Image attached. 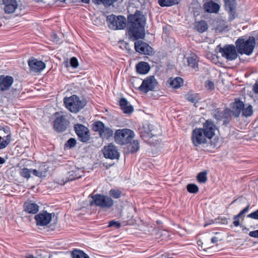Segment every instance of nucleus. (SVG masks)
I'll return each instance as SVG.
<instances>
[{
  "label": "nucleus",
  "instance_id": "nucleus-7",
  "mask_svg": "<svg viewBox=\"0 0 258 258\" xmlns=\"http://www.w3.org/2000/svg\"><path fill=\"white\" fill-rule=\"evenodd\" d=\"M236 48L233 44H227L223 47H220L219 52L223 57L228 61H232L236 59L238 56Z\"/></svg>",
  "mask_w": 258,
  "mask_h": 258
},
{
  "label": "nucleus",
  "instance_id": "nucleus-8",
  "mask_svg": "<svg viewBox=\"0 0 258 258\" xmlns=\"http://www.w3.org/2000/svg\"><path fill=\"white\" fill-rule=\"evenodd\" d=\"M206 135L202 130V128H196L192 131L191 140L194 145L198 147L201 144L208 143L210 140L209 138L205 136Z\"/></svg>",
  "mask_w": 258,
  "mask_h": 258
},
{
  "label": "nucleus",
  "instance_id": "nucleus-17",
  "mask_svg": "<svg viewBox=\"0 0 258 258\" xmlns=\"http://www.w3.org/2000/svg\"><path fill=\"white\" fill-rule=\"evenodd\" d=\"M13 82L14 79L12 76L0 75V91L9 90Z\"/></svg>",
  "mask_w": 258,
  "mask_h": 258
},
{
  "label": "nucleus",
  "instance_id": "nucleus-57",
  "mask_svg": "<svg viewBox=\"0 0 258 258\" xmlns=\"http://www.w3.org/2000/svg\"><path fill=\"white\" fill-rule=\"evenodd\" d=\"M6 160L2 157H0V164H4Z\"/></svg>",
  "mask_w": 258,
  "mask_h": 258
},
{
  "label": "nucleus",
  "instance_id": "nucleus-29",
  "mask_svg": "<svg viewBox=\"0 0 258 258\" xmlns=\"http://www.w3.org/2000/svg\"><path fill=\"white\" fill-rule=\"evenodd\" d=\"M113 135V131L109 127L104 126L100 136L103 139H108L112 137Z\"/></svg>",
  "mask_w": 258,
  "mask_h": 258
},
{
  "label": "nucleus",
  "instance_id": "nucleus-11",
  "mask_svg": "<svg viewBox=\"0 0 258 258\" xmlns=\"http://www.w3.org/2000/svg\"><path fill=\"white\" fill-rule=\"evenodd\" d=\"M52 215L54 216V213H49L46 211L39 213L35 216L36 224L41 226L47 225L50 223Z\"/></svg>",
  "mask_w": 258,
  "mask_h": 258
},
{
  "label": "nucleus",
  "instance_id": "nucleus-47",
  "mask_svg": "<svg viewBox=\"0 0 258 258\" xmlns=\"http://www.w3.org/2000/svg\"><path fill=\"white\" fill-rule=\"evenodd\" d=\"M108 226L109 227H115L116 228H119L120 227L121 224L118 221L112 220L109 223Z\"/></svg>",
  "mask_w": 258,
  "mask_h": 258
},
{
  "label": "nucleus",
  "instance_id": "nucleus-31",
  "mask_svg": "<svg viewBox=\"0 0 258 258\" xmlns=\"http://www.w3.org/2000/svg\"><path fill=\"white\" fill-rule=\"evenodd\" d=\"M253 110L252 105L250 104H249L247 106H245L244 105V107L242 108L241 115L245 117H248L251 116L253 114Z\"/></svg>",
  "mask_w": 258,
  "mask_h": 258
},
{
  "label": "nucleus",
  "instance_id": "nucleus-50",
  "mask_svg": "<svg viewBox=\"0 0 258 258\" xmlns=\"http://www.w3.org/2000/svg\"><path fill=\"white\" fill-rule=\"evenodd\" d=\"M117 0H104L103 2V5L105 6H111L112 4H113L115 2H116Z\"/></svg>",
  "mask_w": 258,
  "mask_h": 258
},
{
  "label": "nucleus",
  "instance_id": "nucleus-22",
  "mask_svg": "<svg viewBox=\"0 0 258 258\" xmlns=\"http://www.w3.org/2000/svg\"><path fill=\"white\" fill-rule=\"evenodd\" d=\"M137 72L140 74H146L150 71L149 64L144 61H141L136 67Z\"/></svg>",
  "mask_w": 258,
  "mask_h": 258
},
{
  "label": "nucleus",
  "instance_id": "nucleus-20",
  "mask_svg": "<svg viewBox=\"0 0 258 258\" xmlns=\"http://www.w3.org/2000/svg\"><path fill=\"white\" fill-rule=\"evenodd\" d=\"M220 5L212 1L206 2L203 5V8L206 12L217 13L220 9Z\"/></svg>",
  "mask_w": 258,
  "mask_h": 258
},
{
  "label": "nucleus",
  "instance_id": "nucleus-40",
  "mask_svg": "<svg viewBox=\"0 0 258 258\" xmlns=\"http://www.w3.org/2000/svg\"><path fill=\"white\" fill-rule=\"evenodd\" d=\"M214 116L217 120H221L223 118L226 117V113L217 109L215 110Z\"/></svg>",
  "mask_w": 258,
  "mask_h": 258
},
{
  "label": "nucleus",
  "instance_id": "nucleus-61",
  "mask_svg": "<svg viewBox=\"0 0 258 258\" xmlns=\"http://www.w3.org/2000/svg\"><path fill=\"white\" fill-rule=\"evenodd\" d=\"M26 258H35L33 255H29L26 257Z\"/></svg>",
  "mask_w": 258,
  "mask_h": 258
},
{
  "label": "nucleus",
  "instance_id": "nucleus-36",
  "mask_svg": "<svg viewBox=\"0 0 258 258\" xmlns=\"http://www.w3.org/2000/svg\"><path fill=\"white\" fill-rule=\"evenodd\" d=\"M31 169L24 168L21 169L20 171V175L27 179H29L31 176Z\"/></svg>",
  "mask_w": 258,
  "mask_h": 258
},
{
  "label": "nucleus",
  "instance_id": "nucleus-4",
  "mask_svg": "<svg viewBox=\"0 0 258 258\" xmlns=\"http://www.w3.org/2000/svg\"><path fill=\"white\" fill-rule=\"evenodd\" d=\"M63 103L66 107L73 113L79 112L85 105L84 102L76 95L64 98Z\"/></svg>",
  "mask_w": 258,
  "mask_h": 258
},
{
  "label": "nucleus",
  "instance_id": "nucleus-52",
  "mask_svg": "<svg viewBox=\"0 0 258 258\" xmlns=\"http://www.w3.org/2000/svg\"><path fill=\"white\" fill-rule=\"evenodd\" d=\"M253 90L255 94H258V82L254 85Z\"/></svg>",
  "mask_w": 258,
  "mask_h": 258
},
{
  "label": "nucleus",
  "instance_id": "nucleus-30",
  "mask_svg": "<svg viewBox=\"0 0 258 258\" xmlns=\"http://www.w3.org/2000/svg\"><path fill=\"white\" fill-rule=\"evenodd\" d=\"M195 29L200 33H203L208 29V25L204 21H201L195 23Z\"/></svg>",
  "mask_w": 258,
  "mask_h": 258
},
{
  "label": "nucleus",
  "instance_id": "nucleus-39",
  "mask_svg": "<svg viewBox=\"0 0 258 258\" xmlns=\"http://www.w3.org/2000/svg\"><path fill=\"white\" fill-rule=\"evenodd\" d=\"M187 191L192 194H196L199 191L198 186L195 184L190 183L188 184L186 186Z\"/></svg>",
  "mask_w": 258,
  "mask_h": 258
},
{
  "label": "nucleus",
  "instance_id": "nucleus-34",
  "mask_svg": "<svg viewBox=\"0 0 258 258\" xmlns=\"http://www.w3.org/2000/svg\"><path fill=\"white\" fill-rule=\"evenodd\" d=\"M104 126V124L100 121H96L93 124V130L95 132H98L99 134L101 133Z\"/></svg>",
  "mask_w": 258,
  "mask_h": 258
},
{
  "label": "nucleus",
  "instance_id": "nucleus-60",
  "mask_svg": "<svg viewBox=\"0 0 258 258\" xmlns=\"http://www.w3.org/2000/svg\"><path fill=\"white\" fill-rule=\"evenodd\" d=\"M81 1L84 3L88 4L89 3L90 0H81Z\"/></svg>",
  "mask_w": 258,
  "mask_h": 258
},
{
  "label": "nucleus",
  "instance_id": "nucleus-12",
  "mask_svg": "<svg viewBox=\"0 0 258 258\" xmlns=\"http://www.w3.org/2000/svg\"><path fill=\"white\" fill-rule=\"evenodd\" d=\"M74 129L80 141L87 142L89 140V131L87 127L82 124L75 125Z\"/></svg>",
  "mask_w": 258,
  "mask_h": 258
},
{
  "label": "nucleus",
  "instance_id": "nucleus-32",
  "mask_svg": "<svg viewBox=\"0 0 258 258\" xmlns=\"http://www.w3.org/2000/svg\"><path fill=\"white\" fill-rule=\"evenodd\" d=\"M128 144V149L131 153H134L139 150V143L137 140H134L132 142L130 141Z\"/></svg>",
  "mask_w": 258,
  "mask_h": 258
},
{
  "label": "nucleus",
  "instance_id": "nucleus-63",
  "mask_svg": "<svg viewBox=\"0 0 258 258\" xmlns=\"http://www.w3.org/2000/svg\"><path fill=\"white\" fill-rule=\"evenodd\" d=\"M57 114H58V115H59V113H58V112H56V113H55V116H56V115H57Z\"/></svg>",
  "mask_w": 258,
  "mask_h": 258
},
{
  "label": "nucleus",
  "instance_id": "nucleus-28",
  "mask_svg": "<svg viewBox=\"0 0 258 258\" xmlns=\"http://www.w3.org/2000/svg\"><path fill=\"white\" fill-rule=\"evenodd\" d=\"M78 171L73 170L67 173V176L66 177V180L64 182V183L81 178V175L79 174Z\"/></svg>",
  "mask_w": 258,
  "mask_h": 258
},
{
  "label": "nucleus",
  "instance_id": "nucleus-1",
  "mask_svg": "<svg viewBox=\"0 0 258 258\" xmlns=\"http://www.w3.org/2000/svg\"><path fill=\"white\" fill-rule=\"evenodd\" d=\"M128 26L127 34L128 39L132 41L137 40L145 37V26L146 21L141 13L137 11L135 14L127 17Z\"/></svg>",
  "mask_w": 258,
  "mask_h": 258
},
{
  "label": "nucleus",
  "instance_id": "nucleus-64",
  "mask_svg": "<svg viewBox=\"0 0 258 258\" xmlns=\"http://www.w3.org/2000/svg\"><path fill=\"white\" fill-rule=\"evenodd\" d=\"M208 225V224H205L204 227H206Z\"/></svg>",
  "mask_w": 258,
  "mask_h": 258
},
{
  "label": "nucleus",
  "instance_id": "nucleus-49",
  "mask_svg": "<svg viewBox=\"0 0 258 258\" xmlns=\"http://www.w3.org/2000/svg\"><path fill=\"white\" fill-rule=\"evenodd\" d=\"M247 217L258 220V209L254 212H252L247 215Z\"/></svg>",
  "mask_w": 258,
  "mask_h": 258
},
{
  "label": "nucleus",
  "instance_id": "nucleus-23",
  "mask_svg": "<svg viewBox=\"0 0 258 258\" xmlns=\"http://www.w3.org/2000/svg\"><path fill=\"white\" fill-rule=\"evenodd\" d=\"M244 107V103L240 100L235 101L233 106V115L235 117L239 116L242 111V108Z\"/></svg>",
  "mask_w": 258,
  "mask_h": 258
},
{
  "label": "nucleus",
  "instance_id": "nucleus-58",
  "mask_svg": "<svg viewBox=\"0 0 258 258\" xmlns=\"http://www.w3.org/2000/svg\"><path fill=\"white\" fill-rule=\"evenodd\" d=\"M4 132L6 133H8L9 132L10 130H9V128L7 127V128H4Z\"/></svg>",
  "mask_w": 258,
  "mask_h": 258
},
{
  "label": "nucleus",
  "instance_id": "nucleus-16",
  "mask_svg": "<svg viewBox=\"0 0 258 258\" xmlns=\"http://www.w3.org/2000/svg\"><path fill=\"white\" fill-rule=\"evenodd\" d=\"M216 127L214 122L212 120H208L203 124V127L202 130L206 135L205 136L209 138L210 140L215 134Z\"/></svg>",
  "mask_w": 258,
  "mask_h": 258
},
{
  "label": "nucleus",
  "instance_id": "nucleus-10",
  "mask_svg": "<svg viewBox=\"0 0 258 258\" xmlns=\"http://www.w3.org/2000/svg\"><path fill=\"white\" fill-rule=\"evenodd\" d=\"M102 152L104 157L106 159L111 160L118 159L120 156L116 146L112 143L105 146L102 150Z\"/></svg>",
  "mask_w": 258,
  "mask_h": 258
},
{
  "label": "nucleus",
  "instance_id": "nucleus-24",
  "mask_svg": "<svg viewBox=\"0 0 258 258\" xmlns=\"http://www.w3.org/2000/svg\"><path fill=\"white\" fill-rule=\"evenodd\" d=\"M25 212L30 214H36L39 210V206L35 203H26L24 205Z\"/></svg>",
  "mask_w": 258,
  "mask_h": 258
},
{
  "label": "nucleus",
  "instance_id": "nucleus-54",
  "mask_svg": "<svg viewBox=\"0 0 258 258\" xmlns=\"http://www.w3.org/2000/svg\"><path fill=\"white\" fill-rule=\"evenodd\" d=\"M39 171H45V174H46V172L47 171V168H45V166L43 165V166H40L39 169ZM46 175H45L46 176Z\"/></svg>",
  "mask_w": 258,
  "mask_h": 258
},
{
  "label": "nucleus",
  "instance_id": "nucleus-44",
  "mask_svg": "<svg viewBox=\"0 0 258 258\" xmlns=\"http://www.w3.org/2000/svg\"><path fill=\"white\" fill-rule=\"evenodd\" d=\"M76 144V141L74 138H70L67 141L66 146L69 148H72L75 146Z\"/></svg>",
  "mask_w": 258,
  "mask_h": 258
},
{
  "label": "nucleus",
  "instance_id": "nucleus-3",
  "mask_svg": "<svg viewBox=\"0 0 258 258\" xmlns=\"http://www.w3.org/2000/svg\"><path fill=\"white\" fill-rule=\"evenodd\" d=\"M135 136L133 131L128 128L118 129L114 134V141L120 145L127 144L134 138Z\"/></svg>",
  "mask_w": 258,
  "mask_h": 258
},
{
  "label": "nucleus",
  "instance_id": "nucleus-25",
  "mask_svg": "<svg viewBox=\"0 0 258 258\" xmlns=\"http://www.w3.org/2000/svg\"><path fill=\"white\" fill-rule=\"evenodd\" d=\"M183 83V79L179 77H176L174 79H170L169 81V85L171 87L174 89L180 88Z\"/></svg>",
  "mask_w": 258,
  "mask_h": 258
},
{
  "label": "nucleus",
  "instance_id": "nucleus-56",
  "mask_svg": "<svg viewBox=\"0 0 258 258\" xmlns=\"http://www.w3.org/2000/svg\"><path fill=\"white\" fill-rule=\"evenodd\" d=\"M233 225H234L235 227H237V226H239V225H240V223H239V220L234 221V222H233Z\"/></svg>",
  "mask_w": 258,
  "mask_h": 258
},
{
  "label": "nucleus",
  "instance_id": "nucleus-33",
  "mask_svg": "<svg viewBox=\"0 0 258 258\" xmlns=\"http://www.w3.org/2000/svg\"><path fill=\"white\" fill-rule=\"evenodd\" d=\"M73 258H90L89 256L83 251L78 249L73 250L72 252Z\"/></svg>",
  "mask_w": 258,
  "mask_h": 258
},
{
  "label": "nucleus",
  "instance_id": "nucleus-13",
  "mask_svg": "<svg viewBox=\"0 0 258 258\" xmlns=\"http://www.w3.org/2000/svg\"><path fill=\"white\" fill-rule=\"evenodd\" d=\"M69 124V122L64 115H58L54 120L53 128L57 132H62L66 130Z\"/></svg>",
  "mask_w": 258,
  "mask_h": 258
},
{
  "label": "nucleus",
  "instance_id": "nucleus-5",
  "mask_svg": "<svg viewBox=\"0 0 258 258\" xmlns=\"http://www.w3.org/2000/svg\"><path fill=\"white\" fill-rule=\"evenodd\" d=\"M92 200L90 202L91 205H95L102 209H109L113 205V200L106 196L96 194L92 197Z\"/></svg>",
  "mask_w": 258,
  "mask_h": 258
},
{
  "label": "nucleus",
  "instance_id": "nucleus-35",
  "mask_svg": "<svg viewBox=\"0 0 258 258\" xmlns=\"http://www.w3.org/2000/svg\"><path fill=\"white\" fill-rule=\"evenodd\" d=\"M11 135L9 134L5 139H3V141L0 143V149L5 148L10 143Z\"/></svg>",
  "mask_w": 258,
  "mask_h": 258
},
{
  "label": "nucleus",
  "instance_id": "nucleus-18",
  "mask_svg": "<svg viewBox=\"0 0 258 258\" xmlns=\"http://www.w3.org/2000/svg\"><path fill=\"white\" fill-rule=\"evenodd\" d=\"M4 11L7 14L13 13L18 7L16 0H3Z\"/></svg>",
  "mask_w": 258,
  "mask_h": 258
},
{
  "label": "nucleus",
  "instance_id": "nucleus-37",
  "mask_svg": "<svg viewBox=\"0 0 258 258\" xmlns=\"http://www.w3.org/2000/svg\"><path fill=\"white\" fill-rule=\"evenodd\" d=\"M122 195V192L117 189L112 188L109 191V195L114 199H119Z\"/></svg>",
  "mask_w": 258,
  "mask_h": 258
},
{
  "label": "nucleus",
  "instance_id": "nucleus-62",
  "mask_svg": "<svg viewBox=\"0 0 258 258\" xmlns=\"http://www.w3.org/2000/svg\"><path fill=\"white\" fill-rule=\"evenodd\" d=\"M65 66L66 67H68L69 66H68V62L67 61V62H65Z\"/></svg>",
  "mask_w": 258,
  "mask_h": 258
},
{
  "label": "nucleus",
  "instance_id": "nucleus-42",
  "mask_svg": "<svg viewBox=\"0 0 258 258\" xmlns=\"http://www.w3.org/2000/svg\"><path fill=\"white\" fill-rule=\"evenodd\" d=\"M31 173L38 177H45V171L31 169Z\"/></svg>",
  "mask_w": 258,
  "mask_h": 258
},
{
  "label": "nucleus",
  "instance_id": "nucleus-2",
  "mask_svg": "<svg viewBox=\"0 0 258 258\" xmlns=\"http://www.w3.org/2000/svg\"><path fill=\"white\" fill-rule=\"evenodd\" d=\"M255 39L253 36H243L238 38L235 45L237 52L240 54L251 55L255 46Z\"/></svg>",
  "mask_w": 258,
  "mask_h": 258
},
{
  "label": "nucleus",
  "instance_id": "nucleus-27",
  "mask_svg": "<svg viewBox=\"0 0 258 258\" xmlns=\"http://www.w3.org/2000/svg\"><path fill=\"white\" fill-rule=\"evenodd\" d=\"M198 61L197 57L196 55L188 57L187 58L188 66L195 70V71L198 70Z\"/></svg>",
  "mask_w": 258,
  "mask_h": 258
},
{
  "label": "nucleus",
  "instance_id": "nucleus-21",
  "mask_svg": "<svg viewBox=\"0 0 258 258\" xmlns=\"http://www.w3.org/2000/svg\"><path fill=\"white\" fill-rule=\"evenodd\" d=\"M119 105L124 113L130 114L134 111L133 106L130 104L127 100L124 98H122L120 99Z\"/></svg>",
  "mask_w": 258,
  "mask_h": 258
},
{
  "label": "nucleus",
  "instance_id": "nucleus-38",
  "mask_svg": "<svg viewBox=\"0 0 258 258\" xmlns=\"http://www.w3.org/2000/svg\"><path fill=\"white\" fill-rule=\"evenodd\" d=\"M197 180L200 183H205L207 180V172L206 171L200 172L197 175Z\"/></svg>",
  "mask_w": 258,
  "mask_h": 258
},
{
  "label": "nucleus",
  "instance_id": "nucleus-9",
  "mask_svg": "<svg viewBox=\"0 0 258 258\" xmlns=\"http://www.w3.org/2000/svg\"><path fill=\"white\" fill-rule=\"evenodd\" d=\"M157 82L153 76L147 77L142 81V84L138 87V90L147 93L150 91H153L155 88Z\"/></svg>",
  "mask_w": 258,
  "mask_h": 258
},
{
  "label": "nucleus",
  "instance_id": "nucleus-59",
  "mask_svg": "<svg viewBox=\"0 0 258 258\" xmlns=\"http://www.w3.org/2000/svg\"><path fill=\"white\" fill-rule=\"evenodd\" d=\"M234 221L239 220V218L237 217L236 215L234 216L233 217Z\"/></svg>",
  "mask_w": 258,
  "mask_h": 258
},
{
  "label": "nucleus",
  "instance_id": "nucleus-53",
  "mask_svg": "<svg viewBox=\"0 0 258 258\" xmlns=\"http://www.w3.org/2000/svg\"><path fill=\"white\" fill-rule=\"evenodd\" d=\"M92 2L96 5L103 4L104 0H92Z\"/></svg>",
  "mask_w": 258,
  "mask_h": 258
},
{
  "label": "nucleus",
  "instance_id": "nucleus-51",
  "mask_svg": "<svg viewBox=\"0 0 258 258\" xmlns=\"http://www.w3.org/2000/svg\"><path fill=\"white\" fill-rule=\"evenodd\" d=\"M249 235L252 237L258 238V230L250 231L249 233Z\"/></svg>",
  "mask_w": 258,
  "mask_h": 258
},
{
  "label": "nucleus",
  "instance_id": "nucleus-19",
  "mask_svg": "<svg viewBox=\"0 0 258 258\" xmlns=\"http://www.w3.org/2000/svg\"><path fill=\"white\" fill-rule=\"evenodd\" d=\"M226 10L229 14V20H233L235 18L236 1L235 0H224Z\"/></svg>",
  "mask_w": 258,
  "mask_h": 258
},
{
  "label": "nucleus",
  "instance_id": "nucleus-6",
  "mask_svg": "<svg viewBox=\"0 0 258 258\" xmlns=\"http://www.w3.org/2000/svg\"><path fill=\"white\" fill-rule=\"evenodd\" d=\"M107 21L109 28L113 30L123 29L126 25V18L123 16L109 15L107 17Z\"/></svg>",
  "mask_w": 258,
  "mask_h": 258
},
{
  "label": "nucleus",
  "instance_id": "nucleus-26",
  "mask_svg": "<svg viewBox=\"0 0 258 258\" xmlns=\"http://www.w3.org/2000/svg\"><path fill=\"white\" fill-rule=\"evenodd\" d=\"M180 0H158V3L161 7H171L178 4Z\"/></svg>",
  "mask_w": 258,
  "mask_h": 258
},
{
  "label": "nucleus",
  "instance_id": "nucleus-48",
  "mask_svg": "<svg viewBox=\"0 0 258 258\" xmlns=\"http://www.w3.org/2000/svg\"><path fill=\"white\" fill-rule=\"evenodd\" d=\"M249 208V205H248L245 208H244L241 211H240L238 214H237L236 215L237 217H238L239 218H240L243 215L246 213L248 211Z\"/></svg>",
  "mask_w": 258,
  "mask_h": 258
},
{
  "label": "nucleus",
  "instance_id": "nucleus-45",
  "mask_svg": "<svg viewBox=\"0 0 258 258\" xmlns=\"http://www.w3.org/2000/svg\"><path fill=\"white\" fill-rule=\"evenodd\" d=\"M205 87L208 90H212L214 89V83L211 81H207L205 83Z\"/></svg>",
  "mask_w": 258,
  "mask_h": 258
},
{
  "label": "nucleus",
  "instance_id": "nucleus-14",
  "mask_svg": "<svg viewBox=\"0 0 258 258\" xmlns=\"http://www.w3.org/2000/svg\"><path fill=\"white\" fill-rule=\"evenodd\" d=\"M28 64L30 71L34 73H40L46 67L45 63L43 61L34 57H31L28 60Z\"/></svg>",
  "mask_w": 258,
  "mask_h": 258
},
{
  "label": "nucleus",
  "instance_id": "nucleus-41",
  "mask_svg": "<svg viewBox=\"0 0 258 258\" xmlns=\"http://www.w3.org/2000/svg\"><path fill=\"white\" fill-rule=\"evenodd\" d=\"M186 99L188 101L194 103H197L199 99L197 94H187L186 96Z\"/></svg>",
  "mask_w": 258,
  "mask_h": 258
},
{
  "label": "nucleus",
  "instance_id": "nucleus-43",
  "mask_svg": "<svg viewBox=\"0 0 258 258\" xmlns=\"http://www.w3.org/2000/svg\"><path fill=\"white\" fill-rule=\"evenodd\" d=\"M70 63L71 66L74 69L77 68L79 66V62L77 58L75 57H73L71 58Z\"/></svg>",
  "mask_w": 258,
  "mask_h": 258
},
{
  "label": "nucleus",
  "instance_id": "nucleus-55",
  "mask_svg": "<svg viewBox=\"0 0 258 258\" xmlns=\"http://www.w3.org/2000/svg\"><path fill=\"white\" fill-rule=\"evenodd\" d=\"M218 241V238L217 237H213L211 239V242L213 243H216Z\"/></svg>",
  "mask_w": 258,
  "mask_h": 258
},
{
  "label": "nucleus",
  "instance_id": "nucleus-15",
  "mask_svg": "<svg viewBox=\"0 0 258 258\" xmlns=\"http://www.w3.org/2000/svg\"><path fill=\"white\" fill-rule=\"evenodd\" d=\"M135 49L137 52L145 55H151L153 51L152 48L148 44L141 40L135 42Z\"/></svg>",
  "mask_w": 258,
  "mask_h": 258
},
{
  "label": "nucleus",
  "instance_id": "nucleus-46",
  "mask_svg": "<svg viewBox=\"0 0 258 258\" xmlns=\"http://www.w3.org/2000/svg\"><path fill=\"white\" fill-rule=\"evenodd\" d=\"M227 28V26L224 23H220L218 24L216 27V30L219 32L223 31Z\"/></svg>",
  "mask_w": 258,
  "mask_h": 258
}]
</instances>
